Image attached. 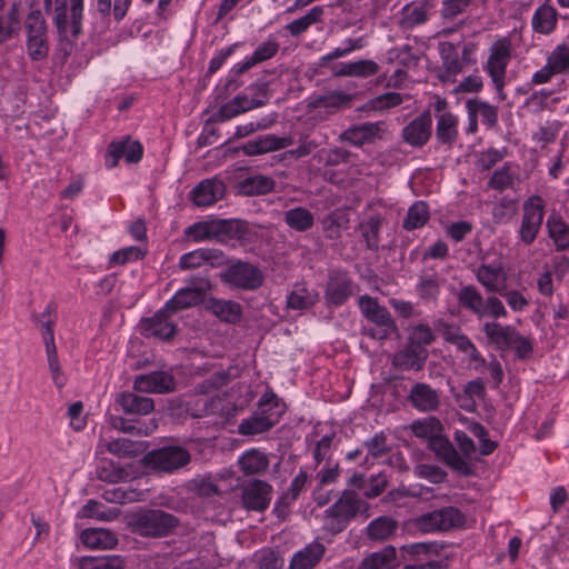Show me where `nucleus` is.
Listing matches in <instances>:
<instances>
[{
	"label": "nucleus",
	"instance_id": "obj_11",
	"mask_svg": "<svg viewBox=\"0 0 569 569\" xmlns=\"http://www.w3.org/2000/svg\"><path fill=\"white\" fill-rule=\"evenodd\" d=\"M211 290V283L207 278L193 279L187 287L178 290L176 295L166 302L167 308L173 312L200 303L207 292Z\"/></svg>",
	"mask_w": 569,
	"mask_h": 569
},
{
	"label": "nucleus",
	"instance_id": "obj_17",
	"mask_svg": "<svg viewBox=\"0 0 569 569\" xmlns=\"http://www.w3.org/2000/svg\"><path fill=\"white\" fill-rule=\"evenodd\" d=\"M271 493L270 485L261 480H253L242 489V503L248 510L263 511L270 505Z\"/></svg>",
	"mask_w": 569,
	"mask_h": 569
},
{
	"label": "nucleus",
	"instance_id": "obj_22",
	"mask_svg": "<svg viewBox=\"0 0 569 569\" xmlns=\"http://www.w3.org/2000/svg\"><path fill=\"white\" fill-rule=\"evenodd\" d=\"M475 276L488 292L502 293L506 289V274L500 263L480 264Z\"/></svg>",
	"mask_w": 569,
	"mask_h": 569
},
{
	"label": "nucleus",
	"instance_id": "obj_34",
	"mask_svg": "<svg viewBox=\"0 0 569 569\" xmlns=\"http://www.w3.org/2000/svg\"><path fill=\"white\" fill-rule=\"evenodd\" d=\"M458 116L445 111L437 116L436 136L441 143L451 144L458 137Z\"/></svg>",
	"mask_w": 569,
	"mask_h": 569
},
{
	"label": "nucleus",
	"instance_id": "obj_14",
	"mask_svg": "<svg viewBox=\"0 0 569 569\" xmlns=\"http://www.w3.org/2000/svg\"><path fill=\"white\" fill-rule=\"evenodd\" d=\"M142 152V146L137 140L123 138L119 141H113L108 147L106 166L109 169L114 168L122 158L129 163H137L140 161Z\"/></svg>",
	"mask_w": 569,
	"mask_h": 569
},
{
	"label": "nucleus",
	"instance_id": "obj_35",
	"mask_svg": "<svg viewBox=\"0 0 569 569\" xmlns=\"http://www.w3.org/2000/svg\"><path fill=\"white\" fill-rule=\"evenodd\" d=\"M81 541L90 549H111L118 540L116 536L106 529H86L81 532Z\"/></svg>",
	"mask_w": 569,
	"mask_h": 569
},
{
	"label": "nucleus",
	"instance_id": "obj_9",
	"mask_svg": "<svg viewBox=\"0 0 569 569\" xmlns=\"http://www.w3.org/2000/svg\"><path fill=\"white\" fill-rule=\"evenodd\" d=\"M190 461V455L181 447H166L152 450L144 456L147 467L164 472H172Z\"/></svg>",
	"mask_w": 569,
	"mask_h": 569
},
{
	"label": "nucleus",
	"instance_id": "obj_8",
	"mask_svg": "<svg viewBox=\"0 0 569 569\" xmlns=\"http://www.w3.org/2000/svg\"><path fill=\"white\" fill-rule=\"evenodd\" d=\"M220 277L229 286L244 290L257 289L263 281L262 273L258 268L241 261L228 266Z\"/></svg>",
	"mask_w": 569,
	"mask_h": 569
},
{
	"label": "nucleus",
	"instance_id": "obj_13",
	"mask_svg": "<svg viewBox=\"0 0 569 569\" xmlns=\"http://www.w3.org/2000/svg\"><path fill=\"white\" fill-rule=\"evenodd\" d=\"M172 313L174 312L164 305L151 318L141 321V332L146 337H154L161 340L172 338L177 331V323L171 319Z\"/></svg>",
	"mask_w": 569,
	"mask_h": 569
},
{
	"label": "nucleus",
	"instance_id": "obj_40",
	"mask_svg": "<svg viewBox=\"0 0 569 569\" xmlns=\"http://www.w3.org/2000/svg\"><path fill=\"white\" fill-rule=\"evenodd\" d=\"M352 101V96L343 91H330L326 94L319 96L312 102L313 108L325 109L329 112H335L342 108L348 107Z\"/></svg>",
	"mask_w": 569,
	"mask_h": 569
},
{
	"label": "nucleus",
	"instance_id": "obj_56",
	"mask_svg": "<svg viewBox=\"0 0 569 569\" xmlns=\"http://www.w3.org/2000/svg\"><path fill=\"white\" fill-rule=\"evenodd\" d=\"M254 91V97L249 98L246 94H239L234 97V100H239V107L243 108V112L252 110L254 108H259L266 103L267 100V87L263 83L252 86L250 88Z\"/></svg>",
	"mask_w": 569,
	"mask_h": 569
},
{
	"label": "nucleus",
	"instance_id": "obj_54",
	"mask_svg": "<svg viewBox=\"0 0 569 569\" xmlns=\"http://www.w3.org/2000/svg\"><path fill=\"white\" fill-rule=\"evenodd\" d=\"M27 39L48 38L47 26L40 10H32L26 20Z\"/></svg>",
	"mask_w": 569,
	"mask_h": 569
},
{
	"label": "nucleus",
	"instance_id": "obj_49",
	"mask_svg": "<svg viewBox=\"0 0 569 569\" xmlns=\"http://www.w3.org/2000/svg\"><path fill=\"white\" fill-rule=\"evenodd\" d=\"M49 342L47 343L46 349V356H47V362H48V369L51 375V380L53 385L61 389L67 383V376L61 369L58 352L54 343H51V339L49 338Z\"/></svg>",
	"mask_w": 569,
	"mask_h": 569
},
{
	"label": "nucleus",
	"instance_id": "obj_61",
	"mask_svg": "<svg viewBox=\"0 0 569 569\" xmlns=\"http://www.w3.org/2000/svg\"><path fill=\"white\" fill-rule=\"evenodd\" d=\"M513 176L515 172L512 170V166L506 164L501 169H498L493 172L489 184L496 190H503L511 187L513 182Z\"/></svg>",
	"mask_w": 569,
	"mask_h": 569
},
{
	"label": "nucleus",
	"instance_id": "obj_4",
	"mask_svg": "<svg viewBox=\"0 0 569 569\" xmlns=\"http://www.w3.org/2000/svg\"><path fill=\"white\" fill-rule=\"evenodd\" d=\"M130 523L140 536L163 537L177 526V519L162 510L151 509L134 513Z\"/></svg>",
	"mask_w": 569,
	"mask_h": 569
},
{
	"label": "nucleus",
	"instance_id": "obj_53",
	"mask_svg": "<svg viewBox=\"0 0 569 569\" xmlns=\"http://www.w3.org/2000/svg\"><path fill=\"white\" fill-rule=\"evenodd\" d=\"M429 219L428 207L422 201L415 202L408 210L407 217L403 220V228L413 230L421 228Z\"/></svg>",
	"mask_w": 569,
	"mask_h": 569
},
{
	"label": "nucleus",
	"instance_id": "obj_10",
	"mask_svg": "<svg viewBox=\"0 0 569 569\" xmlns=\"http://www.w3.org/2000/svg\"><path fill=\"white\" fill-rule=\"evenodd\" d=\"M569 73V44H557L547 56L546 64L532 74L533 84L548 83L557 74Z\"/></svg>",
	"mask_w": 569,
	"mask_h": 569
},
{
	"label": "nucleus",
	"instance_id": "obj_16",
	"mask_svg": "<svg viewBox=\"0 0 569 569\" xmlns=\"http://www.w3.org/2000/svg\"><path fill=\"white\" fill-rule=\"evenodd\" d=\"M286 411L284 403L280 402L272 392L264 393L256 411L254 420L258 427H273L280 422Z\"/></svg>",
	"mask_w": 569,
	"mask_h": 569
},
{
	"label": "nucleus",
	"instance_id": "obj_25",
	"mask_svg": "<svg viewBox=\"0 0 569 569\" xmlns=\"http://www.w3.org/2000/svg\"><path fill=\"white\" fill-rule=\"evenodd\" d=\"M293 143L295 139L291 136L277 137L267 134L257 140L248 141L243 147V151L247 156H258L288 148Z\"/></svg>",
	"mask_w": 569,
	"mask_h": 569
},
{
	"label": "nucleus",
	"instance_id": "obj_32",
	"mask_svg": "<svg viewBox=\"0 0 569 569\" xmlns=\"http://www.w3.org/2000/svg\"><path fill=\"white\" fill-rule=\"evenodd\" d=\"M412 406L421 411L433 410L439 405L438 392L426 383H416L409 395Z\"/></svg>",
	"mask_w": 569,
	"mask_h": 569
},
{
	"label": "nucleus",
	"instance_id": "obj_41",
	"mask_svg": "<svg viewBox=\"0 0 569 569\" xmlns=\"http://www.w3.org/2000/svg\"><path fill=\"white\" fill-rule=\"evenodd\" d=\"M238 463L244 475H258L267 469L269 460L263 452L251 449L242 453Z\"/></svg>",
	"mask_w": 569,
	"mask_h": 569
},
{
	"label": "nucleus",
	"instance_id": "obj_27",
	"mask_svg": "<svg viewBox=\"0 0 569 569\" xmlns=\"http://www.w3.org/2000/svg\"><path fill=\"white\" fill-rule=\"evenodd\" d=\"M482 331L488 341L502 351L510 350L511 343L518 332L513 327L503 326L496 321L485 322Z\"/></svg>",
	"mask_w": 569,
	"mask_h": 569
},
{
	"label": "nucleus",
	"instance_id": "obj_46",
	"mask_svg": "<svg viewBox=\"0 0 569 569\" xmlns=\"http://www.w3.org/2000/svg\"><path fill=\"white\" fill-rule=\"evenodd\" d=\"M68 10L70 11V18L73 22L74 29H77L82 19L83 0H54V11L57 12L58 23L61 20H67Z\"/></svg>",
	"mask_w": 569,
	"mask_h": 569
},
{
	"label": "nucleus",
	"instance_id": "obj_15",
	"mask_svg": "<svg viewBox=\"0 0 569 569\" xmlns=\"http://www.w3.org/2000/svg\"><path fill=\"white\" fill-rule=\"evenodd\" d=\"M439 56L441 59V67L439 78L443 82H455L456 77L462 72L465 62L460 58L458 48L448 41L439 42Z\"/></svg>",
	"mask_w": 569,
	"mask_h": 569
},
{
	"label": "nucleus",
	"instance_id": "obj_42",
	"mask_svg": "<svg viewBox=\"0 0 569 569\" xmlns=\"http://www.w3.org/2000/svg\"><path fill=\"white\" fill-rule=\"evenodd\" d=\"M395 560L396 549L392 546H388L366 557L361 561L359 569H390Z\"/></svg>",
	"mask_w": 569,
	"mask_h": 569
},
{
	"label": "nucleus",
	"instance_id": "obj_45",
	"mask_svg": "<svg viewBox=\"0 0 569 569\" xmlns=\"http://www.w3.org/2000/svg\"><path fill=\"white\" fill-rule=\"evenodd\" d=\"M467 110H471L477 118L488 128H493L498 123V110L496 107L479 99H469L466 102Z\"/></svg>",
	"mask_w": 569,
	"mask_h": 569
},
{
	"label": "nucleus",
	"instance_id": "obj_58",
	"mask_svg": "<svg viewBox=\"0 0 569 569\" xmlns=\"http://www.w3.org/2000/svg\"><path fill=\"white\" fill-rule=\"evenodd\" d=\"M381 221L379 218H370L361 224L362 237L367 243V247L371 250H378L379 248V231Z\"/></svg>",
	"mask_w": 569,
	"mask_h": 569
},
{
	"label": "nucleus",
	"instance_id": "obj_52",
	"mask_svg": "<svg viewBox=\"0 0 569 569\" xmlns=\"http://www.w3.org/2000/svg\"><path fill=\"white\" fill-rule=\"evenodd\" d=\"M273 188L274 181L262 174L250 176L241 183V190L246 194H264L272 191Z\"/></svg>",
	"mask_w": 569,
	"mask_h": 569
},
{
	"label": "nucleus",
	"instance_id": "obj_37",
	"mask_svg": "<svg viewBox=\"0 0 569 569\" xmlns=\"http://www.w3.org/2000/svg\"><path fill=\"white\" fill-rule=\"evenodd\" d=\"M208 309L221 321L234 323L241 318V307L231 300L211 299Z\"/></svg>",
	"mask_w": 569,
	"mask_h": 569
},
{
	"label": "nucleus",
	"instance_id": "obj_30",
	"mask_svg": "<svg viewBox=\"0 0 569 569\" xmlns=\"http://www.w3.org/2000/svg\"><path fill=\"white\" fill-rule=\"evenodd\" d=\"M427 357L428 352L425 347L408 342L402 350L393 356L392 363L402 370H419L422 368Z\"/></svg>",
	"mask_w": 569,
	"mask_h": 569
},
{
	"label": "nucleus",
	"instance_id": "obj_20",
	"mask_svg": "<svg viewBox=\"0 0 569 569\" xmlns=\"http://www.w3.org/2000/svg\"><path fill=\"white\" fill-rule=\"evenodd\" d=\"M353 293V283L343 272L330 274L326 289L327 302L335 306L343 305Z\"/></svg>",
	"mask_w": 569,
	"mask_h": 569
},
{
	"label": "nucleus",
	"instance_id": "obj_64",
	"mask_svg": "<svg viewBox=\"0 0 569 569\" xmlns=\"http://www.w3.org/2000/svg\"><path fill=\"white\" fill-rule=\"evenodd\" d=\"M403 102V98L398 92H387L380 94L370 101V107L373 110H385L395 108Z\"/></svg>",
	"mask_w": 569,
	"mask_h": 569
},
{
	"label": "nucleus",
	"instance_id": "obj_44",
	"mask_svg": "<svg viewBox=\"0 0 569 569\" xmlns=\"http://www.w3.org/2000/svg\"><path fill=\"white\" fill-rule=\"evenodd\" d=\"M317 301L318 293L301 284L296 286L287 298L288 307L295 310L308 309Z\"/></svg>",
	"mask_w": 569,
	"mask_h": 569
},
{
	"label": "nucleus",
	"instance_id": "obj_57",
	"mask_svg": "<svg viewBox=\"0 0 569 569\" xmlns=\"http://www.w3.org/2000/svg\"><path fill=\"white\" fill-rule=\"evenodd\" d=\"M427 20V9L422 3H410L402 9V22L407 27H415Z\"/></svg>",
	"mask_w": 569,
	"mask_h": 569
},
{
	"label": "nucleus",
	"instance_id": "obj_38",
	"mask_svg": "<svg viewBox=\"0 0 569 569\" xmlns=\"http://www.w3.org/2000/svg\"><path fill=\"white\" fill-rule=\"evenodd\" d=\"M325 8L322 6L312 7L303 17H300L288 24L284 29L292 36L299 37L305 33L312 24L322 21Z\"/></svg>",
	"mask_w": 569,
	"mask_h": 569
},
{
	"label": "nucleus",
	"instance_id": "obj_7",
	"mask_svg": "<svg viewBox=\"0 0 569 569\" xmlns=\"http://www.w3.org/2000/svg\"><path fill=\"white\" fill-rule=\"evenodd\" d=\"M545 201L532 196L523 203V214L518 230V238L525 246L531 244L541 228L545 216Z\"/></svg>",
	"mask_w": 569,
	"mask_h": 569
},
{
	"label": "nucleus",
	"instance_id": "obj_31",
	"mask_svg": "<svg viewBox=\"0 0 569 569\" xmlns=\"http://www.w3.org/2000/svg\"><path fill=\"white\" fill-rule=\"evenodd\" d=\"M445 282L438 272L431 269H423L419 276L416 290L423 301H436Z\"/></svg>",
	"mask_w": 569,
	"mask_h": 569
},
{
	"label": "nucleus",
	"instance_id": "obj_36",
	"mask_svg": "<svg viewBox=\"0 0 569 569\" xmlns=\"http://www.w3.org/2000/svg\"><path fill=\"white\" fill-rule=\"evenodd\" d=\"M118 402L124 412L131 415H148L153 410V400L149 397L138 396L133 392H123Z\"/></svg>",
	"mask_w": 569,
	"mask_h": 569
},
{
	"label": "nucleus",
	"instance_id": "obj_51",
	"mask_svg": "<svg viewBox=\"0 0 569 569\" xmlns=\"http://www.w3.org/2000/svg\"><path fill=\"white\" fill-rule=\"evenodd\" d=\"M397 529V522L390 517H379L372 520L367 527V533L370 539L386 540L390 538Z\"/></svg>",
	"mask_w": 569,
	"mask_h": 569
},
{
	"label": "nucleus",
	"instance_id": "obj_62",
	"mask_svg": "<svg viewBox=\"0 0 569 569\" xmlns=\"http://www.w3.org/2000/svg\"><path fill=\"white\" fill-rule=\"evenodd\" d=\"M346 222L345 216L339 213H332L323 219L322 228L326 237L329 239H338Z\"/></svg>",
	"mask_w": 569,
	"mask_h": 569
},
{
	"label": "nucleus",
	"instance_id": "obj_63",
	"mask_svg": "<svg viewBox=\"0 0 569 569\" xmlns=\"http://www.w3.org/2000/svg\"><path fill=\"white\" fill-rule=\"evenodd\" d=\"M27 53L33 61L44 60L49 53L48 38L27 39Z\"/></svg>",
	"mask_w": 569,
	"mask_h": 569
},
{
	"label": "nucleus",
	"instance_id": "obj_1",
	"mask_svg": "<svg viewBox=\"0 0 569 569\" xmlns=\"http://www.w3.org/2000/svg\"><path fill=\"white\" fill-rule=\"evenodd\" d=\"M418 437H428V447L435 452L437 458L445 462L452 470L457 471L462 476H469L472 473V460L476 458L477 448L475 442L467 437V435L457 430L456 441L459 446L457 450L452 443L441 435V429H416Z\"/></svg>",
	"mask_w": 569,
	"mask_h": 569
},
{
	"label": "nucleus",
	"instance_id": "obj_3",
	"mask_svg": "<svg viewBox=\"0 0 569 569\" xmlns=\"http://www.w3.org/2000/svg\"><path fill=\"white\" fill-rule=\"evenodd\" d=\"M459 303L467 310H470L478 318L492 317L495 319L506 318L507 309L500 299L496 296H489L486 299L481 292L473 286H465L458 293Z\"/></svg>",
	"mask_w": 569,
	"mask_h": 569
},
{
	"label": "nucleus",
	"instance_id": "obj_60",
	"mask_svg": "<svg viewBox=\"0 0 569 569\" xmlns=\"http://www.w3.org/2000/svg\"><path fill=\"white\" fill-rule=\"evenodd\" d=\"M351 77L361 79L372 77L380 70L379 64L371 59L351 61Z\"/></svg>",
	"mask_w": 569,
	"mask_h": 569
},
{
	"label": "nucleus",
	"instance_id": "obj_59",
	"mask_svg": "<svg viewBox=\"0 0 569 569\" xmlns=\"http://www.w3.org/2000/svg\"><path fill=\"white\" fill-rule=\"evenodd\" d=\"M117 515L118 512L116 511H106L104 506L94 500H89L79 511L81 518H94L98 520H111Z\"/></svg>",
	"mask_w": 569,
	"mask_h": 569
},
{
	"label": "nucleus",
	"instance_id": "obj_55",
	"mask_svg": "<svg viewBox=\"0 0 569 569\" xmlns=\"http://www.w3.org/2000/svg\"><path fill=\"white\" fill-rule=\"evenodd\" d=\"M322 143L323 141L319 140L317 137H311L310 134L301 133L298 139V147L288 150L286 154L292 159H300L311 154Z\"/></svg>",
	"mask_w": 569,
	"mask_h": 569
},
{
	"label": "nucleus",
	"instance_id": "obj_28",
	"mask_svg": "<svg viewBox=\"0 0 569 569\" xmlns=\"http://www.w3.org/2000/svg\"><path fill=\"white\" fill-rule=\"evenodd\" d=\"M482 331L488 341L502 351L510 350L511 343L518 332L513 327L503 326L496 321L485 322Z\"/></svg>",
	"mask_w": 569,
	"mask_h": 569
},
{
	"label": "nucleus",
	"instance_id": "obj_18",
	"mask_svg": "<svg viewBox=\"0 0 569 569\" xmlns=\"http://www.w3.org/2000/svg\"><path fill=\"white\" fill-rule=\"evenodd\" d=\"M136 391L146 393H166L176 388L173 377L164 371H154L147 375L137 376L133 382Z\"/></svg>",
	"mask_w": 569,
	"mask_h": 569
},
{
	"label": "nucleus",
	"instance_id": "obj_23",
	"mask_svg": "<svg viewBox=\"0 0 569 569\" xmlns=\"http://www.w3.org/2000/svg\"><path fill=\"white\" fill-rule=\"evenodd\" d=\"M224 184L219 179L201 181L191 191V199L198 207H208L217 202L224 194Z\"/></svg>",
	"mask_w": 569,
	"mask_h": 569
},
{
	"label": "nucleus",
	"instance_id": "obj_24",
	"mask_svg": "<svg viewBox=\"0 0 569 569\" xmlns=\"http://www.w3.org/2000/svg\"><path fill=\"white\" fill-rule=\"evenodd\" d=\"M293 143L295 139L291 136L277 137L267 134L257 140L248 141L243 147V151L247 156H258L288 148Z\"/></svg>",
	"mask_w": 569,
	"mask_h": 569
},
{
	"label": "nucleus",
	"instance_id": "obj_43",
	"mask_svg": "<svg viewBox=\"0 0 569 569\" xmlns=\"http://www.w3.org/2000/svg\"><path fill=\"white\" fill-rule=\"evenodd\" d=\"M283 220L291 229L299 232L308 231L315 224L313 214L302 207L286 211Z\"/></svg>",
	"mask_w": 569,
	"mask_h": 569
},
{
	"label": "nucleus",
	"instance_id": "obj_2",
	"mask_svg": "<svg viewBox=\"0 0 569 569\" xmlns=\"http://www.w3.org/2000/svg\"><path fill=\"white\" fill-rule=\"evenodd\" d=\"M512 50V42L509 37L498 38L488 50V59L485 64V71L491 78L501 99L505 98L506 70L511 60Z\"/></svg>",
	"mask_w": 569,
	"mask_h": 569
},
{
	"label": "nucleus",
	"instance_id": "obj_6",
	"mask_svg": "<svg viewBox=\"0 0 569 569\" xmlns=\"http://www.w3.org/2000/svg\"><path fill=\"white\" fill-rule=\"evenodd\" d=\"M359 308L362 315L378 327L377 329H365L371 338L383 340L396 330L395 321L389 311L370 296L365 295L359 298Z\"/></svg>",
	"mask_w": 569,
	"mask_h": 569
},
{
	"label": "nucleus",
	"instance_id": "obj_47",
	"mask_svg": "<svg viewBox=\"0 0 569 569\" xmlns=\"http://www.w3.org/2000/svg\"><path fill=\"white\" fill-rule=\"evenodd\" d=\"M107 449L112 455L118 457H136L146 450V445L142 441H133L128 438H118L110 441Z\"/></svg>",
	"mask_w": 569,
	"mask_h": 569
},
{
	"label": "nucleus",
	"instance_id": "obj_26",
	"mask_svg": "<svg viewBox=\"0 0 569 569\" xmlns=\"http://www.w3.org/2000/svg\"><path fill=\"white\" fill-rule=\"evenodd\" d=\"M293 143L295 139L291 136L277 137L267 134L257 140L248 141L243 147V151L247 156H258L288 148Z\"/></svg>",
	"mask_w": 569,
	"mask_h": 569
},
{
	"label": "nucleus",
	"instance_id": "obj_39",
	"mask_svg": "<svg viewBox=\"0 0 569 569\" xmlns=\"http://www.w3.org/2000/svg\"><path fill=\"white\" fill-rule=\"evenodd\" d=\"M532 28L536 32L548 34L557 24V11L549 4L540 6L532 16Z\"/></svg>",
	"mask_w": 569,
	"mask_h": 569
},
{
	"label": "nucleus",
	"instance_id": "obj_48",
	"mask_svg": "<svg viewBox=\"0 0 569 569\" xmlns=\"http://www.w3.org/2000/svg\"><path fill=\"white\" fill-rule=\"evenodd\" d=\"M20 30L19 4L13 2L8 11L0 16V42L12 37Z\"/></svg>",
	"mask_w": 569,
	"mask_h": 569
},
{
	"label": "nucleus",
	"instance_id": "obj_12",
	"mask_svg": "<svg viewBox=\"0 0 569 569\" xmlns=\"http://www.w3.org/2000/svg\"><path fill=\"white\" fill-rule=\"evenodd\" d=\"M462 522V516L456 508L448 507L422 515L417 520L421 531H447L458 527Z\"/></svg>",
	"mask_w": 569,
	"mask_h": 569
},
{
	"label": "nucleus",
	"instance_id": "obj_29",
	"mask_svg": "<svg viewBox=\"0 0 569 569\" xmlns=\"http://www.w3.org/2000/svg\"><path fill=\"white\" fill-rule=\"evenodd\" d=\"M381 124L377 122H366L359 126L351 127L343 131L340 139L349 142L355 147H361L366 143H371L380 137Z\"/></svg>",
	"mask_w": 569,
	"mask_h": 569
},
{
	"label": "nucleus",
	"instance_id": "obj_21",
	"mask_svg": "<svg viewBox=\"0 0 569 569\" xmlns=\"http://www.w3.org/2000/svg\"><path fill=\"white\" fill-rule=\"evenodd\" d=\"M431 114L423 112L402 129V138L410 146L421 147L431 136Z\"/></svg>",
	"mask_w": 569,
	"mask_h": 569
},
{
	"label": "nucleus",
	"instance_id": "obj_5",
	"mask_svg": "<svg viewBox=\"0 0 569 569\" xmlns=\"http://www.w3.org/2000/svg\"><path fill=\"white\" fill-rule=\"evenodd\" d=\"M365 502L352 491H346L341 498L325 512V529L339 532L349 519L362 510Z\"/></svg>",
	"mask_w": 569,
	"mask_h": 569
},
{
	"label": "nucleus",
	"instance_id": "obj_50",
	"mask_svg": "<svg viewBox=\"0 0 569 569\" xmlns=\"http://www.w3.org/2000/svg\"><path fill=\"white\" fill-rule=\"evenodd\" d=\"M217 258V250L201 248L182 254L179 260V267L184 270L199 268L204 262L214 260Z\"/></svg>",
	"mask_w": 569,
	"mask_h": 569
},
{
	"label": "nucleus",
	"instance_id": "obj_33",
	"mask_svg": "<svg viewBox=\"0 0 569 569\" xmlns=\"http://www.w3.org/2000/svg\"><path fill=\"white\" fill-rule=\"evenodd\" d=\"M546 228L557 251L569 250V224L562 218L556 214L549 216Z\"/></svg>",
	"mask_w": 569,
	"mask_h": 569
},
{
	"label": "nucleus",
	"instance_id": "obj_19",
	"mask_svg": "<svg viewBox=\"0 0 569 569\" xmlns=\"http://www.w3.org/2000/svg\"><path fill=\"white\" fill-rule=\"evenodd\" d=\"M326 553V547L319 540H313L296 551L289 562V569H313Z\"/></svg>",
	"mask_w": 569,
	"mask_h": 569
}]
</instances>
